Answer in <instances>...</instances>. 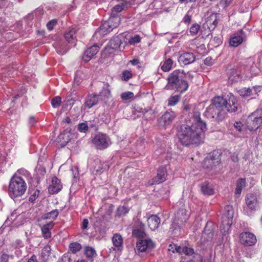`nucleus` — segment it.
<instances>
[{
  "instance_id": "393cba45",
  "label": "nucleus",
  "mask_w": 262,
  "mask_h": 262,
  "mask_svg": "<svg viewBox=\"0 0 262 262\" xmlns=\"http://www.w3.org/2000/svg\"><path fill=\"white\" fill-rule=\"evenodd\" d=\"M233 214L234 211L232 207L230 205H227L225 207L223 210L222 220L232 221Z\"/></svg>"
},
{
  "instance_id": "473e14b6",
  "label": "nucleus",
  "mask_w": 262,
  "mask_h": 262,
  "mask_svg": "<svg viewBox=\"0 0 262 262\" xmlns=\"http://www.w3.org/2000/svg\"><path fill=\"white\" fill-rule=\"evenodd\" d=\"M51 247L49 245H46L44 248L42 249L40 256L42 261H47L51 253Z\"/></svg>"
},
{
  "instance_id": "6e6d98bb",
  "label": "nucleus",
  "mask_w": 262,
  "mask_h": 262,
  "mask_svg": "<svg viewBox=\"0 0 262 262\" xmlns=\"http://www.w3.org/2000/svg\"><path fill=\"white\" fill-rule=\"evenodd\" d=\"M88 128V125L85 123H79L78 125V130L81 133H85Z\"/></svg>"
},
{
  "instance_id": "f8f14e48",
  "label": "nucleus",
  "mask_w": 262,
  "mask_h": 262,
  "mask_svg": "<svg viewBox=\"0 0 262 262\" xmlns=\"http://www.w3.org/2000/svg\"><path fill=\"white\" fill-rule=\"evenodd\" d=\"M226 100L227 103L225 104V111L232 113L237 110V100L233 94L231 93L228 94L226 96Z\"/></svg>"
},
{
  "instance_id": "ea45409f",
  "label": "nucleus",
  "mask_w": 262,
  "mask_h": 262,
  "mask_svg": "<svg viewBox=\"0 0 262 262\" xmlns=\"http://www.w3.org/2000/svg\"><path fill=\"white\" fill-rule=\"evenodd\" d=\"M238 93L241 96L243 97H248L252 96V98H254V97H253L252 90L249 88H242L238 91Z\"/></svg>"
},
{
  "instance_id": "c9c22d12",
  "label": "nucleus",
  "mask_w": 262,
  "mask_h": 262,
  "mask_svg": "<svg viewBox=\"0 0 262 262\" xmlns=\"http://www.w3.org/2000/svg\"><path fill=\"white\" fill-rule=\"evenodd\" d=\"M76 30L73 29H70L69 31L64 34V37L67 41L69 43H73L75 42Z\"/></svg>"
},
{
  "instance_id": "5fc2aeb1",
  "label": "nucleus",
  "mask_w": 262,
  "mask_h": 262,
  "mask_svg": "<svg viewBox=\"0 0 262 262\" xmlns=\"http://www.w3.org/2000/svg\"><path fill=\"white\" fill-rule=\"evenodd\" d=\"M13 256L7 255L5 253L3 254L1 256V262H10L11 260H13Z\"/></svg>"
},
{
  "instance_id": "e433bc0d",
  "label": "nucleus",
  "mask_w": 262,
  "mask_h": 262,
  "mask_svg": "<svg viewBox=\"0 0 262 262\" xmlns=\"http://www.w3.org/2000/svg\"><path fill=\"white\" fill-rule=\"evenodd\" d=\"M59 214V211L57 209L53 210L52 211H50V212L45 213L43 214L41 218L43 220H51L52 221H54L56 219L57 216Z\"/></svg>"
},
{
  "instance_id": "20e7f679",
  "label": "nucleus",
  "mask_w": 262,
  "mask_h": 262,
  "mask_svg": "<svg viewBox=\"0 0 262 262\" xmlns=\"http://www.w3.org/2000/svg\"><path fill=\"white\" fill-rule=\"evenodd\" d=\"M139 239L136 244V249L139 253L149 252L154 248L155 244L150 238H146L145 234L141 231H137Z\"/></svg>"
},
{
  "instance_id": "052dcab7",
  "label": "nucleus",
  "mask_w": 262,
  "mask_h": 262,
  "mask_svg": "<svg viewBox=\"0 0 262 262\" xmlns=\"http://www.w3.org/2000/svg\"><path fill=\"white\" fill-rule=\"evenodd\" d=\"M145 147L144 140L142 138H140L137 141V149L138 150L141 151L143 150Z\"/></svg>"
},
{
  "instance_id": "e2e57ef3",
  "label": "nucleus",
  "mask_w": 262,
  "mask_h": 262,
  "mask_svg": "<svg viewBox=\"0 0 262 262\" xmlns=\"http://www.w3.org/2000/svg\"><path fill=\"white\" fill-rule=\"evenodd\" d=\"M16 219V215L15 212V211H14L7 218V220L6 221V223L8 224L9 222H10L11 224H13L14 221Z\"/></svg>"
},
{
  "instance_id": "f704fd0d",
  "label": "nucleus",
  "mask_w": 262,
  "mask_h": 262,
  "mask_svg": "<svg viewBox=\"0 0 262 262\" xmlns=\"http://www.w3.org/2000/svg\"><path fill=\"white\" fill-rule=\"evenodd\" d=\"M99 96L100 100L106 101L111 96V92L108 88V85H106L103 88L100 92Z\"/></svg>"
},
{
  "instance_id": "0eeeda50",
  "label": "nucleus",
  "mask_w": 262,
  "mask_h": 262,
  "mask_svg": "<svg viewBox=\"0 0 262 262\" xmlns=\"http://www.w3.org/2000/svg\"><path fill=\"white\" fill-rule=\"evenodd\" d=\"M92 143L97 149L100 150L107 148L112 144L110 137L102 133L96 134L92 140Z\"/></svg>"
},
{
  "instance_id": "412c9836",
  "label": "nucleus",
  "mask_w": 262,
  "mask_h": 262,
  "mask_svg": "<svg viewBox=\"0 0 262 262\" xmlns=\"http://www.w3.org/2000/svg\"><path fill=\"white\" fill-rule=\"evenodd\" d=\"M16 173H14L11 178L9 186L8 188V194L12 199L15 202V199L16 197L15 191H16Z\"/></svg>"
},
{
  "instance_id": "423d86ee",
  "label": "nucleus",
  "mask_w": 262,
  "mask_h": 262,
  "mask_svg": "<svg viewBox=\"0 0 262 262\" xmlns=\"http://www.w3.org/2000/svg\"><path fill=\"white\" fill-rule=\"evenodd\" d=\"M262 125V110H257L247 120V128L251 131L255 130Z\"/></svg>"
},
{
  "instance_id": "7c9ffc66",
  "label": "nucleus",
  "mask_w": 262,
  "mask_h": 262,
  "mask_svg": "<svg viewBox=\"0 0 262 262\" xmlns=\"http://www.w3.org/2000/svg\"><path fill=\"white\" fill-rule=\"evenodd\" d=\"M232 224V221L222 220L220 230L223 235H226L228 233Z\"/></svg>"
},
{
  "instance_id": "f3484780",
  "label": "nucleus",
  "mask_w": 262,
  "mask_h": 262,
  "mask_svg": "<svg viewBox=\"0 0 262 262\" xmlns=\"http://www.w3.org/2000/svg\"><path fill=\"white\" fill-rule=\"evenodd\" d=\"M112 241L114 246L112 248L114 250H117L120 252L123 249V238L122 236L119 233H115L114 234Z\"/></svg>"
},
{
  "instance_id": "680f3d73",
  "label": "nucleus",
  "mask_w": 262,
  "mask_h": 262,
  "mask_svg": "<svg viewBox=\"0 0 262 262\" xmlns=\"http://www.w3.org/2000/svg\"><path fill=\"white\" fill-rule=\"evenodd\" d=\"M144 116L146 119H150L154 117V112L151 110H147L144 114Z\"/></svg>"
},
{
  "instance_id": "c03bdc74",
  "label": "nucleus",
  "mask_w": 262,
  "mask_h": 262,
  "mask_svg": "<svg viewBox=\"0 0 262 262\" xmlns=\"http://www.w3.org/2000/svg\"><path fill=\"white\" fill-rule=\"evenodd\" d=\"M127 3H122L115 6L112 9V15H118L117 13L123 10Z\"/></svg>"
},
{
  "instance_id": "c756f323",
  "label": "nucleus",
  "mask_w": 262,
  "mask_h": 262,
  "mask_svg": "<svg viewBox=\"0 0 262 262\" xmlns=\"http://www.w3.org/2000/svg\"><path fill=\"white\" fill-rule=\"evenodd\" d=\"M243 125L240 122H236L232 126V129L234 131V135L238 137L244 136Z\"/></svg>"
},
{
  "instance_id": "6ab92c4d",
  "label": "nucleus",
  "mask_w": 262,
  "mask_h": 262,
  "mask_svg": "<svg viewBox=\"0 0 262 262\" xmlns=\"http://www.w3.org/2000/svg\"><path fill=\"white\" fill-rule=\"evenodd\" d=\"M53 46L59 54L63 55L69 50L67 44L62 40H57L53 43Z\"/></svg>"
},
{
  "instance_id": "49530a36",
  "label": "nucleus",
  "mask_w": 262,
  "mask_h": 262,
  "mask_svg": "<svg viewBox=\"0 0 262 262\" xmlns=\"http://www.w3.org/2000/svg\"><path fill=\"white\" fill-rule=\"evenodd\" d=\"M70 249L72 253H76L81 249V245L77 243H72L69 246Z\"/></svg>"
},
{
  "instance_id": "4468645a",
  "label": "nucleus",
  "mask_w": 262,
  "mask_h": 262,
  "mask_svg": "<svg viewBox=\"0 0 262 262\" xmlns=\"http://www.w3.org/2000/svg\"><path fill=\"white\" fill-rule=\"evenodd\" d=\"M166 169L165 167L161 166L158 169L157 176L152 179L151 184L161 183L166 180Z\"/></svg>"
},
{
  "instance_id": "2eb2a0df",
  "label": "nucleus",
  "mask_w": 262,
  "mask_h": 262,
  "mask_svg": "<svg viewBox=\"0 0 262 262\" xmlns=\"http://www.w3.org/2000/svg\"><path fill=\"white\" fill-rule=\"evenodd\" d=\"M245 38V34L242 31L235 33L230 39V45L232 47H236L244 41Z\"/></svg>"
},
{
  "instance_id": "864d4df0",
  "label": "nucleus",
  "mask_w": 262,
  "mask_h": 262,
  "mask_svg": "<svg viewBox=\"0 0 262 262\" xmlns=\"http://www.w3.org/2000/svg\"><path fill=\"white\" fill-rule=\"evenodd\" d=\"M141 41V37L139 35H135L134 36L131 37L129 40L128 43L131 45H134L136 43H139Z\"/></svg>"
},
{
  "instance_id": "4c0bfd02",
  "label": "nucleus",
  "mask_w": 262,
  "mask_h": 262,
  "mask_svg": "<svg viewBox=\"0 0 262 262\" xmlns=\"http://www.w3.org/2000/svg\"><path fill=\"white\" fill-rule=\"evenodd\" d=\"M108 21L110 25L111 26L113 29L116 28L120 24L121 19L118 15H111L110 17L108 19Z\"/></svg>"
},
{
  "instance_id": "f03ea898",
  "label": "nucleus",
  "mask_w": 262,
  "mask_h": 262,
  "mask_svg": "<svg viewBox=\"0 0 262 262\" xmlns=\"http://www.w3.org/2000/svg\"><path fill=\"white\" fill-rule=\"evenodd\" d=\"M185 73L183 70H178L171 73L168 78V83L166 86L167 90H175L183 93L188 88V82L184 80Z\"/></svg>"
},
{
  "instance_id": "774afa93",
  "label": "nucleus",
  "mask_w": 262,
  "mask_h": 262,
  "mask_svg": "<svg viewBox=\"0 0 262 262\" xmlns=\"http://www.w3.org/2000/svg\"><path fill=\"white\" fill-rule=\"evenodd\" d=\"M191 17L188 14H186L184 17L183 20L185 23H189L191 21Z\"/></svg>"
},
{
  "instance_id": "2f4dec72",
  "label": "nucleus",
  "mask_w": 262,
  "mask_h": 262,
  "mask_svg": "<svg viewBox=\"0 0 262 262\" xmlns=\"http://www.w3.org/2000/svg\"><path fill=\"white\" fill-rule=\"evenodd\" d=\"M17 176H18V178L24 179L25 180V181H27L28 182L30 181L32 179L30 172L23 168L17 169Z\"/></svg>"
},
{
  "instance_id": "79ce46f5",
  "label": "nucleus",
  "mask_w": 262,
  "mask_h": 262,
  "mask_svg": "<svg viewBox=\"0 0 262 262\" xmlns=\"http://www.w3.org/2000/svg\"><path fill=\"white\" fill-rule=\"evenodd\" d=\"M246 186V180L241 178L239 179L236 183V188L235 190V193L236 194H240L243 188Z\"/></svg>"
},
{
  "instance_id": "4d7b16f0",
  "label": "nucleus",
  "mask_w": 262,
  "mask_h": 262,
  "mask_svg": "<svg viewBox=\"0 0 262 262\" xmlns=\"http://www.w3.org/2000/svg\"><path fill=\"white\" fill-rule=\"evenodd\" d=\"M39 190L38 189H36L33 193L30 195L29 197V201L34 203V201L36 200V199L38 198L39 194Z\"/></svg>"
},
{
  "instance_id": "72a5a7b5",
  "label": "nucleus",
  "mask_w": 262,
  "mask_h": 262,
  "mask_svg": "<svg viewBox=\"0 0 262 262\" xmlns=\"http://www.w3.org/2000/svg\"><path fill=\"white\" fill-rule=\"evenodd\" d=\"M218 22L216 19V14H212L208 17L206 21V24L209 29H213L217 25Z\"/></svg>"
},
{
  "instance_id": "6e6552de",
  "label": "nucleus",
  "mask_w": 262,
  "mask_h": 262,
  "mask_svg": "<svg viewBox=\"0 0 262 262\" xmlns=\"http://www.w3.org/2000/svg\"><path fill=\"white\" fill-rule=\"evenodd\" d=\"M189 216V212L185 209L181 208L174 215V219L172 222V227L174 229L182 228L184 223L188 219Z\"/></svg>"
},
{
  "instance_id": "69168bd1",
  "label": "nucleus",
  "mask_w": 262,
  "mask_h": 262,
  "mask_svg": "<svg viewBox=\"0 0 262 262\" xmlns=\"http://www.w3.org/2000/svg\"><path fill=\"white\" fill-rule=\"evenodd\" d=\"M251 89L252 90L253 96L256 95L258 92H260L261 88L259 86H255L252 87Z\"/></svg>"
},
{
  "instance_id": "13d9d810",
  "label": "nucleus",
  "mask_w": 262,
  "mask_h": 262,
  "mask_svg": "<svg viewBox=\"0 0 262 262\" xmlns=\"http://www.w3.org/2000/svg\"><path fill=\"white\" fill-rule=\"evenodd\" d=\"M203 258L199 254H195L193 258H190L187 260V262H202Z\"/></svg>"
},
{
  "instance_id": "1a4fd4ad",
  "label": "nucleus",
  "mask_w": 262,
  "mask_h": 262,
  "mask_svg": "<svg viewBox=\"0 0 262 262\" xmlns=\"http://www.w3.org/2000/svg\"><path fill=\"white\" fill-rule=\"evenodd\" d=\"M212 222H207L206 227L203 232L201 243L204 246H210L212 244V241L213 236V229Z\"/></svg>"
},
{
  "instance_id": "7ed1b4c3",
  "label": "nucleus",
  "mask_w": 262,
  "mask_h": 262,
  "mask_svg": "<svg viewBox=\"0 0 262 262\" xmlns=\"http://www.w3.org/2000/svg\"><path fill=\"white\" fill-rule=\"evenodd\" d=\"M226 97L216 96L212 100L211 104L207 108L206 112L212 118L219 117L225 109Z\"/></svg>"
},
{
  "instance_id": "8fccbe9b",
  "label": "nucleus",
  "mask_w": 262,
  "mask_h": 262,
  "mask_svg": "<svg viewBox=\"0 0 262 262\" xmlns=\"http://www.w3.org/2000/svg\"><path fill=\"white\" fill-rule=\"evenodd\" d=\"M61 103V98L59 96L54 97L51 101V104L53 107L57 108L60 106Z\"/></svg>"
},
{
  "instance_id": "3c124183",
  "label": "nucleus",
  "mask_w": 262,
  "mask_h": 262,
  "mask_svg": "<svg viewBox=\"0 0 262 262\" xmlns=\"http://www.w3.org/2000/svg\"><path fill=\"white\" fill-rule=\"evenodd\" d=\"M200 29V26L198 24H194L192 25V26L190 28V33L192 36H194L197 34L199 30Z\"/></svg>"
},
{
  "instance_id": "de8ad7c7",
  "label": "nucleus",
  "mask_w": 262,
  "mask_h": 262,
  "mask_svg": "<svg viewBox=\"0 0 262 262\" xmlns=\"http://www.w3.org/2000/svg\"><path fill=\"white\" fill-rule=\"evenodd\" d=\"M129 210V209L125 206H119L117 209V214L118 216L124 215L128 212Z\"/></svg>"
},
{
  "instance_id": "a19ab883",
  "label": "nucleus",
  "mask_w": 262,
  "mask_h": 262,
  "mask_svg": "<svg viewBox=\"0 0 262 262\" xmlns=\"http://www.w3.org/2000/svg\"><path fill=\"white\" fill-rule=\"evenodd\" d=\"M84 254L87 258H93L97 256L95 249L90 246H86L84 248Z\"/></svg>"
},
{
  "instance_id": "cd10ccee",
  "label": "nucleus",
  "mask_w": 262,
  "mask_h": 262,
  "mask_svg": "<svg viewBox=\"0 0 262 262\" xmlns=\"http://www.w3.org/2000/svg\"><path fill=\"white\" fill-rule=\"evenodd\" d=\"M54 223L53 221L50 222L49 223L44 225L41 228V232L43 237L48 238L51 235L50 230L53 228Z\"/></svg>"
},
{
  "instance_id": "c85d7f7f",
  "label": "nucleus",
  "mask_w": 262,
  "mask_h": 262,
  "mask_svg": "<svg viewBox=\"0 0 262 262\" xmlns=\"http://www.w3.org/2000/svg\"><path fill=\"white\" fill-rule=\"evenodd\" d=\"M201 191L206 195H213L214 193V190L212 185L207 182H205L202 184Z\"/></svg>"
},
{
  "instance_id": "aec40b11",
  "label": "nucleus",
  "mask_w": 262,
  "mask_h": 262,
  "mask_svg": "<svg viewBox=\"0 0 262 262\" xmlns=\"http://www.w3.org/2000/svg\"><path fill=\"white\" fill-rule=\"evenodd\" d=\"M195 60V56L193 53L186 52L181 54L179 57V62L181 64L185 65L190 64L193 62Z\"/></svg>"
},
{
  "instance_id": "603ef678",
  "label": "nucleus",
  "mask_w": 262,
  "mask_h": 262,
  "mask_svg": "<svg viewBox=\"0 0 262 262\" xmlns=\"http://www.w3.org/2000/svg\"><path fill=\"white\" fill-rule=\"evenodd\" d=\"M46 171L45 167L41 166H37L36 168V174L37 178L40 179V177L43 176L46 174Z\"/></svg>"
},
{
  "instance_id": "09e8293b",
  "label": "nucleus",
  "mask_w": 262,
  "mask_h": 262,
  "mask_svg": "<svg viewBox=\"0 0 262 262\" xmlns=\"http://www.w3.org/2000/svg\"><path fill=\"white\" fill-rule=\"evenodd\" d=\"M134 96V94L133 92H125L124 93H122L121 95V98L123 100H128L132 98H133Z\"/></svg>"
},
{
  "instance_id": "ddd939ff",
  "label": "nucleus",
  "mask_w": 262,
  "mask_h": 262,
  "mask_svg": "<svg viewBox=\"0 0 262 262\" xmlns=\"http://www.w3.org/2000/svg\"><path fill=\"white\" fill-rule=\"evenodd\" d=\"M176 115L174 112H166L159 120V124L160 126L165 128L169 125Z\"/></svg>"
},
{
  "instance_id": "4be33fe9",
  "label": "nucleus",
  "mask_w": 262,
  "mask_h": 262,
  "mask_svg": "<svg viewBox=\"0 0 262 262\" xmlns=\"http://www.w3.org/2000/svg\"><path fill=\"white\" fill-rule=\"evenodd\" d=\"M108 20L104 22L99 28V29L96 32L95 35H105L107 33L112 31L113 29L110 25Z\"/></svg>"
},
{
  "instance_id": "37998d69",
  "label": "nucleus",
  "mask_w": 262,
  "mask_h": 262,
  "mask_svg": "<svg viewBox=\"0 0 262 262\" xmlns=\"http://www.w3.org/2000/svg\"><path fill=\"white\" fill-rule=\"evenodd\" d=\"M172 64V60L169 58L165 60L162 66L161 69L164 72H168L171 69Z\"/></svg>"
},
{
  "instance_id": "58836bf2",
  "label": "nucleus",
  "mask_w": 262,
  "mask_h": 262,
  "mask_svg": "<svg viewBox=\"0 0 262 262\" xmlns=\"http://www.w3.org/2000/svg\"><path fill=\"white\" fill-rule=\"evenodd\" d=\"M176 251L178 253H183L186 255H191L194 253L193 249L188 247H176Z\"/></svg>"
},
{
  "instance_id": "b1692460",
  "label": "nucleus",
  "mask_w": 262,
  "mask_h": 262,
  "mask_svg": "<svg viewBox=\"0 0 262 262\" xmlns=\"http://www.w3.org/2000/svg\"><path fill=\"white\" fill-rule=\"evenodd\" d=\"M160 223V218L156 215H152L147 219L148 226L152 231L155 230L158 228Z\"/></svg>"
},
{
  "instance_id": "a878e982",
  "label": "nucleus",
  "mask_w": 262,
  "mask_h": 262,
  "mask_svg": "<svg viewBox=\"0 0 262 262\" xmlns=\"http://www.w3.org/2000/svg\"><path fill=\"white\" fill-rule=\"evenodd\" d=\"M229 80L235 82L241 79V76L239 72L236 69H231L228 71Z\"/></svg>"
},
{
  "instance_id": "dca6fc26",
  "label": "nucleus",
  "mask_w": 262,
  "mask_h": 262,
  "mask_svg": "<svg viewBox=\"0 0 262 262\" xmlns=\"http://www.w3.org/2000/svg\"><path fill=\"white\" fill-rule=\"evenodd\" d=\"M62 188V185L60 180L54 177L52 179V182L49 187L48 190L50 194H54L58 193Z\"/></svg>"
},
{
  "instance_id": "f257e3e1",
  "label": "nucleus",
  "mask_w": 262,
  "mask_h": 262,
  "mask_svg": "<svg viewBox=\"0 0 262 262\" xmlns=\"http://www.w3.org/2000/svg\"><path fill=\"white\" fill-rule=\"evenodd\" d=\"M206 130V124L202 120L200 113L194 111L191 113L190 119L180 126L178 136L184 145L199 144L204 142Z\"/></svg>"
},
{
  "instance_id": "bf43d9fd",
  "label": "nucleus",
  "mask_w": 262,
  "mask_h": 262,
  "mask_svg": "<svg viewBox=\"0 0 262 262\" xmlns=\"http://www.w3.org/2000/svg\"><path fill=\"white\" fill-rule=\"evenodd\" d=\"M132 77V74L130 71H125L122 73V79L125 81L128 80Z\"/></svg>"
},
{
  "instance_id": "a211bd4d",
  "label": "nucleus",
  "mask_w": 262,
  "mask_h": 262,
  "mask_svg": "<svg viewBox=\"0 0 262 262\" xmlns=\"http://www.w3.org/2000/svg\"><path fill=\"white\" fill-rule=\"evenodd\" d=\"M99 49V47L96 45L93 46L88 48L84 52L83 59L86 62L90 61L92 57L97 53Z\"/></svg>"
},
{
  "instance_id": "0e129e2a",
  "label": "nucleus",
  "mask_w": 262,
  "mask_h": 262,
  "mask_svg": "<svg viewBox=\"0 0 262 262\" xmlns=\"http://www.w3.org/2000/svg\"><path fill=\"white\" fill-rule=\"evenodd\" d=\"M56 24L57 20L56 19H52L47 23V27L49 31H51Z\"/></svg>"
},
{
  "instance_id": "9b49d317",
  "label": "nucleus",
  "mask_w": 262,
  "mask_h": 262,
  "mask_svg": "<svg viewBox=\"0 0 262 262\" xmlns=\"http://www.w3.org/2000/svg\"><path fill=\"white\" fill-rule=\"evenodd\" d=\"M239 241L245 246H252L256 244L257 239L253 233L246 231L240 234Z\"/></svg>"
},
{
  "instance_id": "9d476101",
  "label": "nucleus",
  "mask_w": 262,
  "mask_h": 262,
  "mask_svg": "<svg viewBox=\"0 0 262 262\" xmlns=\"http://www.w3.org/2000/svg\"><path fill=\"white\" fill-rule=\"evenodd\" d=\"M122 41L121 38L117 36L113 37L105 47L104 50V54L110 55L114 53L118 49L121 50Z\"/></svg>"
},
{
  "instance_id": "39448f33",
  "label": "nucleus",
  "mask_w": 262,
  "mask_h": 262,
  "mask_svg": "<svg viewBox=\"0 0 262 262\" xmlns=\"http://www.w3.org/2000/svg\"><path fill=\"white\" fill-rule=\"evenodd\" d=\"M246 205L244 207V212L248 216L253 215L254 212L259 208V204L257 196L253 193H248L245 198Z\"/></svg>"
},
{
  "instance_id": "338daca9",
  "label": "nucleus",
  "mask_w": 262,
  "mask_h": 262,
  "mask_svg": "<svg viewBox=\"0 0 262 262\" xmlns=\"http://www.w3.org/2000/svg\"><path fill=\"white\" fill-rule=\"evenodd\" d=\"M204 162L205 164H210L211 168H212L213 166L212 165V164H214L215 162L214 161V160L212 159V158H208V157H207L205 159Z\"/></svg>"
},
{
  "instance_id": "bb28decb",
  "label": "nucleus",
  "mask_w": 262,
  "mask_h": 262,
  "mask_svg": "<svg viewBox=\"0 0 262 262\" xmlns=\"http://www.w3.org/2000/svg\"><path fill=\"white\" fill-rule=\"evenodd\" d=\"M27 185L25 180L17 176V196L22 195L27 190Z\"/></svg>"
},
{
  "instance_id": "a18cd8bd",
  "label": "nucleus",
  "mask_w": 262,
  "mask_h": 262,
  "mask_svg": "<svg viewBox=\"0 0 262 262\" xmlns=\"http://www.w3.org/2000/svg\"><path fill=\"white\" fill-rule=\"evenodd\" d=\"M180 99L181 97L178 95L171 96L168 99V106H172L176 105L179 102Z\"/></svg>"
},
{
  "instance_id": "5701e85b",
  "label": "nucleus",
  "mask_w": 262,
  "mask_h": 262,
  "mask_svg": "<svg viewBox=\"0 0 262 262\" xmlns=\"http://www.w3.org/2000/svg\"><path fill=\"white\" fill-rule=\"evenodd\" d=\"M100 101L99 96L98 95H89L85 100L84 105L88 108H90L98 104Z\"/></svg>"
}]
</instances>
